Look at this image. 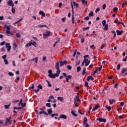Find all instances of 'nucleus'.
Masks as SVG:
<instances>
[{"mask_svg":"<svg viewBox=\"0 0 127 127\" xmlns=\"http://www.w3.org/2000/svg\"><path fill=\"white\" fill-rule=\"evenodd\" d=\"M56 69H57V73H55L53 74L52 73V70L50 69L48 71L49 75L48 76L50 78H52L53 79H55L56 77H59V74H60V67H59V62H57L56 64V66H55Z\"/></svg>","mask_w":127,"mask_h":127,"instance_id":"obj_1","label":"nucleus"},{"mask_svg":"<svg viewBox=\"0 0 127 127\" xmlns=\"http://www.w3.org/2000/svg\"><path fill=\"white\" fill-rule=\"evenodd\" d=\"M4 28H6V34H11V35H13V34L10 32V26H7L6 25H4Z\"/></svg>","mask_w":127,"mask_h":127,"instance_id":"obj_2","label":"nucleus"},{"mask_svg":"<svg viewBox=\"0 0 127 127\" xmlns=\"http://www.w3.org/2000/svg\"><path fill=\"white\" fill-rule=\"evenodd\" d=\"M5 45H6V48H7V50L8 52H9V51L11 49V46H10V44L6 43Z\"/></svg>","mask_w":127,"mask_h":127,"instance_id":"obj_3","label":"nucleus"},{"mask_svg":"<svg viewBox=\"0 0 127 127\" xmlns=\"http://www.w3.org/2000/svg\"><path fill=\"white\" fill-rule=\"evenodd\" d=\"M60 66L62 67V66H64V65H67V61H64L63 62L62 61H60Z\"/></svg>","mask_w":127,"mask_h":127,"instance_id":"obj_4","label":"nucleus"},{"mask_svg":"<svg viewBox=\"0 0 127 127\" xmlns=\"http://www.w3.org/2000/svg\"><path fill=\"white\" fill-rule=\"evenodd\" d=\"M50 35V31H46V34H43V36L44 37V38H46V37H48Z\"/></svg>","mask_w":127,"mask_h":127,"instance_id":"obj_5","label":"nucleus"},{"mask_svg":"<svg viewBox=\"0 0 127 127\" xmlns=\"http://www.w3.org/2000/svg\"><path fill=\"white\" fill-rule=\"evenodd\" d=\"M8 125H11V123L10 122V120H9V119L6 118L4 126H8Z\"/></svg>","mask_w":127,"mask_h":127,"instance_id":"obj_6","label":"nucleus"},{"mask_svg":"<svg viewBox=\"0 0 127 127\" xmlns=\"http://www.w3.org/2000/svg\"><path fill=\"white\" fill-rule=\"evenodd\" d=\"M97 121H99L100 123L103 122V123H106L107 122V120L106 119H103L102 118H99L97 119Z\"/></svg>","mask_w":127,"mask_h":127,"instance_id":"obj_7","label":"nucleus"},{"mask_svg":"<svg viewBox=\"0 0 127 127\" xmlns=\"http://www.w3.org/2000/svg\"><path fill=\"white\" fill-rule=\"evenodd\" d=\"M83 62L85 64V66H88L90 64V61H88L87 59H85Z\"/></svg>","mask_w":127,"mask_h":127,"instance_id":"obj_8","label":"nucleus"},{"mask_svg":"<svg viewBox=\"0 0 127 127\" xmlns=\"http://www.w3.org/2000/svg\"><path fill=\"white\" fill-rule=\"evenodd\" d=\"M60 119H67V116L65 115L62 114L60 115V117L58 118V120H60Z\"/></svg>","mask_w":127,"mask_h":127,"instance_id":"obj_9","label":"nucleus"},{"mask_svg":"<svg viewBox=\"0 0 127 127\" xmlns=\"http://www.w3.org/2000/svg\"><path fill=\"white\" fill-rule=\"evenodd\" d=\"M70 79H72V75H67L65 78L66 81L67 82V83H68V82H69V80Z\"/></svg>","mask_w":127,"mask_h":127,"instance_id":"obj_10","label":"nucleus"},{"mask_svg":"<svg viewBox=\"0 0 127 127\" xmlns=\"http://www.w3.org/2000/svg\"><path fill=\"white\" fill-rule=\"evenodd\" d=\"M116 32H117V35H122V34H123V30L120 31L119 30H117L116 31Z\"/></svg>","mask_w":127,"mask_h":127,"instance_id":"obj_11","label":"nucleus"},{"mask_svg":"<svg viewBox=\"0 0 127 127\" xmlns=\"http://www.w3.org/2000/svg\"><path fill=\"white\" fill-rule=\"evenodd\" d=\"M74 100H76V102H81V100L79 98V93H77V96H76Z\"/></svg>","mask_w":127,"mask_h":127,"instance_id":"obj_12","label":"nucleus"},{"mask_svg":"<svg viewBox=\"0 0 127 127\" xmlns=\"http://www.w3.org/2000/svg\"><path fill=\"white\" fill-rule=\"evenodd\" d=\"M13 3V1H12V0H8L7 2V4H8V5H9V6H11V4H12Z\"/></svg>","mask_w":127,"mask_h":127,"instance_id":"obj_13","label":"nucleus"},{"mask_svg":"<svg viewBox=\"0 0 127 127\" xmlns=\"http://www.w3.org/2000/svg\"><path fill=\"white\" fill-rule=\"evenodd\" d=\"M90 80H91V81H93L94 80V77H93L92 76L89 75L87 78V81H90Z\"/></svg>","mask_w":127,"mask_h":127,"instance_id":"obj_14","label":"nucleus"},{"mask_svg":"<svg viewBox=\"0 0 127 127\" xmlns=\"http://www.w3.org/2000/svg\"><path fill=\"white\" fill-rule=\"evenodd\" d=\"M47 112L48 113V115H51L53 113L52 108H50V109H48Z\"/></svg>","mask_w":127,"mask_h":127,"instance_id":"obj_15","label":"nucleus"},{"mask_svg":"<svg viewBox=\"0 0 127 127\" xmlns=\"http://www.w3.org/2000/svg\"><path fill=\"white\" fill-rule=\"evenodd\" d=\"M38 61V58L36 57L34 59L31 60L29 61V62H31V61H35V63H37V61Z\"/></svg>","mask_w":127,"mask_h":127,"instance_id":"obj_16","label":"nucleus"},{"mask_svg":"<svg viewBox=\"0 0 127 127\" xmlns=\"http://www.w3.org/2000/svg\"><path fill=\"white\" fill-rule=\"evenodd\" d=\"M39 14H41L42 16H43V17H45V13L43 12V11H40Z\"/></svg>","mask_w":127,"mask_h":127,"instance_id":"obj_17","label":"nucleus"},{"mask_svg":"<svg viewBox=\"0 0 127 127\" xmlns=\"http://www.w3.org/2000/svg\"><path fill=\"white\" fill-rule=\"evenodd\" d=\"M100 108V106H96L95 107H94L92 110V112H94L95 111H96V110H98Z\"/></svg>","mask_w":127,"mask_h":127,"instance_id":"obj_18","label":"nucleus"},{"mask_svg":"<svg viewBox=\"0 0 127 127\" xmlns=\"http://www.w3.org/2000/svg\"><path fill=\"white\" fill-rule=\"evenodd\" d=\"M42 114H44L46 116H48V114L45 111H41L39 112V115H42Z\"/></svg>","mask_w":127,"mask_h":127,"instance_id":"obj_19","label":"nucleus"},{"mask_svg":"<svg viewBox=\"0 0 127 127\" xmlns=\"http://www.w3.org/2000/svg\"><path fill=\"white\" fill-rule=\"evenodd\" d=\"M127 71V69L123 68L121 73L122 74H123V75H124V74H125V73H126Z\"/></svg>","mask_w":127,"mask_h":127,"instance_id":"obj_20","label":"nucleus"},{"mask_svg":"<svg viewBox=\"0 0 127 127\" xmlns=\"http://www.w3.org/2000/svg\"><path fill=\"white\" fill-rule=\"evenodd\" d=\"M58 100L59 101H60L61 102H63V101H64V98L61 97H58Z\"/></svg>","mask_w":127,"mask_h":127,"instance_id":"obj_21","label":"nucleus"},{"mask_svg":"<svg viewBox=\"0 0 127 127\" xmlns=\"http://www.w3.org/2000/svg\"><path fill=\"white\" fill-rule=\"evenodd\" d=\"M104 30L106 31L107 30H108V28H109V26L108 25V24L105 25L104 26Z\"/></svg>","mask_w":127,"mask_h":127,"instance_id":"obj_22","label":"nucleus"},{"mask_svg":"<svg viewBox=\"0 0 127 127\" xmlns=\"http://www.w3.org/2000/svg\"><path fill=\"white\" fill-rule=\"evenodd\" d=\"M37 27H47V28H48V27L45 25H38Z\"/></svg>","mask_w":127,"mask_h":127,"instance_id":"obj_23","label":"nucleus"},{"mask_svg":"<svg viewBox=\"0 0 127 127\" xmlns=\"http://www.w3.org/2000/svg\"><path fill=\"white\" fill-rule=\"evenodd\" d=\"M10 107V104H9V105H4L5 109H6L7 110H8V109H9Z\"/></svg>","mask_w":127,"mask_h":127,"instance_id":"obj_24","label":"nucleus"},{"mask_svg":"<svg viewBox=\"0 0 127 127\" xmlns=\"http://www.w3.org/2000/svg\"><path fill=\"white\" fill-rule=\"evenodd\" d=\"M109 102H110V105H112L113 103H116V100H115V99H113L112 102V100L110 99Z\"/></svg>","mask_w":127,"mask_h":127,"instance_id":"obj_25","label":"nucleus"},{"mask_svg":"<svg viewBox=\"0 0 127 127\" xmlns=\"http://www.w3.org/2000/svg\"><path fill=\"white\" fill-rule=\"evenodd\" d=\"M72 23L73 24H74V23H75V20H74L75 17H74V14H73L72 15Z\"/></svg>","mask_w":127,"mask_h":127,"instance_id":"obj_26","label":"nucleus"},{"mask_svg":"<svg viewBox=\"0 0 127 127\" xmlns=\"http://www.w3.org/2000/svg\"><path fill=\"white\" fill-rule=\"evenodd\" d=\"M16 48H17V45L16 44L14 43L13 44V50H16Z\"/></svg>","mask_w":127,"mask_h":127,"instance_id":"obj_27","label":"nucleus"},{"mask_svg":"<svg viewBox=\"0 0 127 127\" xmlns=\"http://www.w3.org/2000/svg\"><path fill=\"white\" fill-rule=\"evenodd\" d=\"M87 122H88V119H87V117H85L83 120V124H86L87 123Z\"/></svg>","mask_w":127,"mask_h":127,"instance_id":"obj_28","label":"nucleus"},{"mask_svg":"<svg viewBox=\"0 0 127 127\" xmlns=\"http://www.w3.org/2000/svg\"><path fill=\"white\" fill-rule=\"evenodd\" d=\"M71 5L72 8V14H74V6H73V3L72 2H71Z\"/></svg>","mask_w":127,"mask_h":127,"instance_id":"obj_29","label":"nucleus"},{"mask_svg":"<svg viewBox=\"0 0 127 127\" xmlns=\"http://www.w3.org/2000/svg\"><path fill=\"white\" fill-rule=\"evenodd\" d=\"M86 73L87 72H86V68H84L82 72V75H85V74H86Z\"/></svg>","mask_w":127,"mask_h":127,"instance_id":"obj_30","label":"nucleus"},{"mask_svg":"<svg viewBox=\"0 0 127 127\" xmlns=\"http://www.w3.org/2000/svg\"><path fill=\"white\" fill-rule=\"evenodd\" d=\"M105 108H106L107 109L108 112H110V111H111V106H108V105H106Z\"/></svg>","mask_w":127,"mask_h":127,"instance_id":"obj_31","label":"nucleus"},{"mask_svg":"<svg viewBox=\"0 0 127 127\" xmlns=\"http://www.w3.org/2000/svg\"><path fill=\"white\" fill-rule=\"evenodd\" d=\"M71 114H72V115L74 116V117H77V114L75 113V112H74V111H72L71 112Z\"/></svg>","mask_w":127,"mask_h":127,"instance_id":"obj_32","label":"nucleus"},{"mask_svg":"<svg viewBox=\"0 0 127 127\" xmlns=\"http://www.w3.org/2000/svg\"><path fill=\"white\" fill-rule=\"evenodd\" d=\"M14 110H22V107H14L13 108Z\"/></svg>","mask_w":127,"mask_h":127,"instance_id":"obj_33","label":"nucleus"},{"mask_svg":"<svg viewBox=\"0 0 127 127\" xmlns=\"http://www.w3.org/2000/svg\"><path fill=\"white\" fill-rule=\"evenodd\" d=\"M82 1V2L83 3V4H87V1H86V0H81Z\"/></svg>","mask_w":127,"mask_h":127,"instance_id":"obj_34","label":"nucleus"},{"mask_svg":"<svg viewBox=\"0 0 127 127\" xmlns=\"http://www.w3.org/2000/svg\"><path fill=\"white\" fill-rule=\"evenodd\" d=\"M106 21L105 20H103L102 21V24H103V26H105V25H106Z\"/></svg>","mask_w":127,"mask_h":127,"instance_id":"obj_35","label":"nucleus"},{"mask_svg":"<svg viewBox=\"0 0 127 127\" xmlns=\"http://www.w3.org/2000/svg\"><path fill=\"white\" fill-rule=\"evenodd\" d=\"M115 23H117L118 24H121V22H120L119 20H115L114 21Z\"/></svg>","mask_w":127,"mask_h":127,"instance_id":"obj_36","label":"nucleus"},{"mask_svg":"<svg viewBox=\"0 0 127 127\" xmlns=\"http://www.w3.org/2000/svg\"><path fill=\"white\" fill-rule=\"evenodd\" d=\"M73 5L74 6H76V8L78 7V3H76L75 1H73Z\"/></svg>","mask_w":127,"mask_h":127,"instance_id":"obj_37","label":"nucleus"},{"mask_svg":"<svg viewBox=\"0 0 127 127\" xmlns=\"http://www.w3.org/2000/svg\"><path fill=\"white\" fill-rule=\"evenodd\" d=\"M94 15V12L91 11L90 13H89V16H93Z\"/></svg>","mask_w":127,"mask_h":127,"instance_id":"obj_38","label":"nucleus"},{"mask_svg":"<svg viewBox=\"0 0 127 127\" xmlns=\"http://www.w3.org/2000/svg\"><path fill=\"white\" fill-rule=\"evenodd\" d=\"M46 107H48V108H51V103H47L46 104Z\"/></svg>","mask_w":127,"mask_h":127,"instance_id":"obj_39","label":"nucleus"},{"mask_svg":"<svg viewBox=\"0 0 127 127\" xmlns=\"http://www.w3.org/2000/svg\"><path fill=\"white\" fill-rule=\"evenodd\" d=\"M80 70H81V67L80 66H78L77 67V72H80Z\"/></svg>","mask_w":127,"mask_h":127,"instance_id":"obj_40","label":"nucleus"},{"mask_svg":"<svg viewBox=\"0 0 127 127\" xmlns=\"http://www.w3.org/2000/svg\"><path fill=\"white\" fill-rule=\"evenodd\" d=\"M120 69H121V64H118L117 67V69L118 70H120Z\"/></svg>","mask_w":127,"mask_h":127,"instance_id":"obj_41","label":"nucleus"},{"mask_svg":"<svg viewBox=\"0 0 127 127\" xmlns=\"http://www.w3.org/2000/svg\"><path fill=\"white\" fill-rule=\"evenodd\" d=\"M111 33L114 34V37H116V36H117V33H116V32L115 31H112Z\"/></svg>","mask_w":127,"mask_h":127,"instance_id":"obj_42","label":"nucleus"},{"mask_svg":"<svg viewBox=\"0 0 127 127\" xmlns=\"http://www.w3.org/2000/svg\"><path fill=\"white\" fill-rule=\"evenodd\" d=\"M12 13H15V9L14 8H11Z\"/></svg>","mask_w":127,"mask_h":127,"instance_id":"obj_43","label":"nucleus"},{"mask_svg":"<svg viewBox=\"0 0 127 127\" xmlns=\"http://www.w3.org/2000/svg\"><path fill=\"white\" fill-rule=\"evenodd\" d=\"M31 45H33V46H35V47H36V42L34 41L31 43Z\"/></svg>","mask_w":127,"mask_h":127,"instance_id":"obj_44","label":"nucleus"},{"mask_svg":"<svg viewBox=\"0 0 127 127\" xmlns=\"http://www.w3.org/2000/svg\"><path fill=\"white\" fill-rule=\"evenodd\" d=\"M83 126L84 127H89V124L85 123V124H83Z\"/></svg>","mask_w":127,"mask_h":127,"instance_id":"obj_45","label":"nucleus"},{"mask_svg":"<svg viewBox=\"0 0 127 127\" xmlns=\"http://www.w3.org/2000/svg\"><path fill=\"white\" fill-rule=\"evenodd\" d=\"M88 29H90V27H87L86 28H83V31H84V30H88Z\"/></svg>","mask_w":127,"mask_h":127,"instance_id":"obj_46","label":"nucleus"},{"mask_svg":"<svg viewBox=\"0 0 127 127\" xmlns=\"http://www.w3.org/2000/svg\"><path fill=\"white\" fill-rule=\"evenodd\" d=\"M46 82L48 84V87H52V85H51V84H50V82L49 81H48V80H46Z\"/></svg>","mask_w":127,"mask_h":127,"instance_id":"obj_47","label":"nucleus"},{"mask_svg":"<svg viewBox=\"0 0 127 127\" xmlns=\"http://www.w3.org/2000/svg\"><path fill=\"white\" fill-rule=\"evenodd\" d=\"M66 67L68 70H71V69H72V66H70L69 65H67Z\"/></svg>","mask_w":127,"mask_h":127,"instance_id":"obj_48","label":"nucleus"},{"mask_svg":"<svg viewBox=\"0 0 127 127\" xmlns=\"http://www.w3.org/2000/svg\"><path fill=\"white\" fill-rule=\"evenodd\" d=\"M4 62L5 63V65H7V64H8V61H7L6 59L4 60Z\"/></svg>","mask_w":127,"mask_h":127,"instance_id":"obj_49","label":"nucleus"},{"mask_svg":"<svg viewBox=\"0 0 127 127\" xmlns=\"http://www.w3.org/2000/svg\"><path fill=\"white\" fill-rule=\"evenodd\" d=\"M84 41H85V38H84V37H82V38L81 39V43H84Z\"/></svg>","mask_w":127,"mask_h":127,"instance_id":"obj_50","label":"nucleus"},{"mask_svg":"<svg viewBox=\"0 0 127 127\" xmlns=\"http://www.w3.org/2000/svg\"><path fill=\"white\" fill-rule=\"evenodd\" d=\"M16 37H17L18 38H20V37H21V36H20L19 33H16Z\"/></svg>","mask_w":127,"mask_h":127,"instance_id":"obj_51","label":"nucleus"},{"mask_svg":"<svg viewBox=\"0 0 127 127\" xmlns=\"http://www.w3.org/2000/svg\"><path fill=\"white\" fill-rule=\"evenodd\" d=\"M85 87L89 88V83H88V82H85Z\"/></svg>","mask_w":127,"mask_h":127,"instance_id":"obj_52","label":"nucleus"},{"mask_svg":"<svg viewBox=\"0 0 127 127\" xmlns=\"http://www.w3.org/2000/svg\"><path fill=\"white\" fill-rule=\"evenodd\" d=\"M28 46H31V43H28V44H26L25 46V47H28Z\"/></svg>","mask_w":127,"mask_h":127,"instance_id":"obj_53","label":"nucleus"},{"mask_svg":"<svg viewBox=\"0 0 127 127\" xmlns=\"http://www.w3.org/2000/svg\"><path fill=\"white\" fill-rule=\"evenodd\" d=\"M38 89H40V90H42V85H39L38 86Z\"/></svg>","mask_w":127,"mask_h":127,"instance_id":"obj_54","label":"nucleus"},{"mask_svg":"<svg viewBox=\"0 0 127 127\" xmlns=\"http://www.w3.org/2000/svg\"><path fill=\"white\" fill-rule=\"evenodd\" d=\"M59 41H60V40H59L58 41H57L55 43V44H54V47H55V46H56V44H57V43H58V42H59Z\"/></svg>","mask_w":127,"mask_h":127,"instance_id":"obj_55","label":"nucleus"},{"mask_svg":"<svg viewBox=\"0 0 127 127\" xmlns=\"http://www.w3.org/2000/svg\"><path fill=\"white\" fill-rule=\"evenodd\" d=\"M8 75H9V76H13V73H12V72H8Z\"/></svg>","mask_w":127,"mask_h":127,"instance_id":"obj_56","label":"nucleus"},{"mask_svg":"<svg viewBox=\"0 0 127 127\" xmlns=\"http://www.w3.org/2000/svg\"><path fill=\"white\" fill-rule=\"evenodd\" d=\"M118 7H114V12H116V11H118Z\"/></svg>","mask_w":127,"mask_h":127,"instance_id":"obj_57","label":"nucleus"},{"mask_svg":"<svg viewBox=\"0 0 127 127\" xmlns=\"http://www.w3.org/2000/svg\"><path fill=\"white\" fill-rule=\"evenodd\" d=\"M21 106H22V108H24V107H25V106H26V103H24V104H22Z\"/></svg>","mask_w":127,"mask_h":127,"instance_id":"obj_58","label":"nucleus"},{"mask_svg":"<svg viewBox=\"0 0 127 127\" xmlns=\"http://www.w3.org/2000/svg\"><path fill=\"white\" fill-rule=\"evenodd\" d=\"M5 44V42L4 41L2 42L0 44V45L2 46V45H4Z\"/></svg>","mask_w":127,"mask_h":127,"instance_id":"obj_59","label":"nucleus"},{"mask_svg":"<svg viewBox=\"0 0 127 127\" xmlns=\"http://www.w3.org/2000/svg\"><path fill=\"white\" fill-rule=\"evenodd\" d=\"M2 59H4H4H5V58H6V55L2 56Z\"/></svg>","mask_w":127,"mask_h":127,"instance_id":"obj_60","label":"nucleus"},{"mask_svg":"<svg viewBox=\"0 0 127 127\" xmlns=\"http://www.w3.org/2000/svg\"><path fill=\"white\" fill-rule=\"evenodd\" d=\"M46 59H47V58H46V57H44L43 58V61H46Z\"/></svg>","mask_w":127,"mask_h":127,"instance_id":"obj_61","label":"nucleus"},{"mask_svg":"<svg viewBox=\"0 0 127 127\" xmlns=\"http://www.w3.org/2000/svg\"><path fill=\"white\" fill-rule=\"evenodd\" d=\"M127 60V56H126L125 58L123 59V61H124L125 62H126Z\"/></svg>","mask_w":127,"mask_h":127,"instance_id":"obj_62","label":"nucleus"},{"mask_svg":"<svg viewBox=\"0 0 127 127\" xmlns=\"http://www.w3.org/2000/svg\"><path fill=\"white\" fill-rule=\"evenodd\" d=\"M98 11H100V8H97L96 9V10H95L96 13H97V12H98Z\"/></svg>","mask_w":127,"mask_h":127,"instance_id":"obj_63","label":"nucleus"},{"mask_svg":"<svg viewBox=\"0 0 127 127\" xmlns=\"http://www.w3.org/2000/svg\"><path fill=\"white\" fill-rule=\"evenodd\" d=\"M106 4H104L103 5V9H106Z\"/></svg>","mask_w":127,"mask_h":127,"instance_id":"obj_64","label":"nucleus"}]
</instances>
